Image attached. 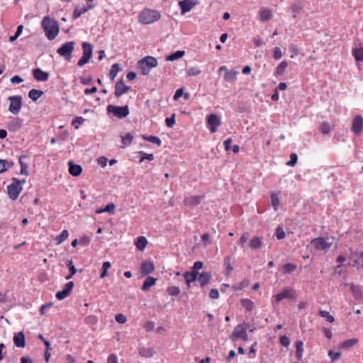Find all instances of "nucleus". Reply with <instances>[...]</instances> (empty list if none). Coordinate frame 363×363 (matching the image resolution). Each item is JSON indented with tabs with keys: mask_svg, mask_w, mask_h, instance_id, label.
I'll use <instances>...</instances> for the list:
<instances>
[{
	"mask_svg": "<svg viewBox=\"0 0 363 363\" xmlns=\"http://www.w3.org/2000/svg\"><path fill=\"white\" fill-rule=\"evenodd\" d=\"M41 27L49 40H55L59 34L60 26L58 21L48 15L44 16L41 21Z\"/></svg>",
	"mask_w": 363,
	"mask_h": 363,
	"instance_id": "nucleus-1",
	"label": "nucleus"
},
{
	"mask_svg": "<svg viewBox=\"0 0 363 363\" xmlns=\"http://www.w3.org/2000/svg\"><path fill=\"white\" fill-rule=\"evenodd\" d=\"M161 17L158 11L145 9L138 16V21L143 24H150L157 21Z\"/></svg>",
	"mask_w": 363,
	"mask_h": 363,
	"instance_id": "nucleus-2",
	"label": "nucleus"
},
{
	"mask_svg": "<svg viewBox=\"0 0 363 363\" xmlns=\"http://www.w3.org/2000/svg\"><path fill=\"white\" fill-rule=\"evenodd\" d=\"M158 65L155 57L147 56L138 61V67L143 74H148L150 70Z\"/></svg>",
	"mask_w": 363,
	"mask_h": 363,
	"instance_id": "nucleus-3",
	"label": "nucleus"
},
{
	"mask_svg": "<svg viewBox=\"0 0 363 363\" xmlns=\"http://www.w3.org/2000/svg\"><path fill=\"white\" fill-rule=\"evenodd\" d=\"M82 48L83 50L82 56L79 58L77 65L78 67H83L87 64L93 56V45L89 42H83L82 43Z\"/></svg>",
	"mask_w": 363,
	"mask_h": 363,
	"instance_id": "nucleus-4",
	"label": "nucleus"
},
{
	"mask_svg": "<svg viewBox=\"0 0 363 363\" xmlns=\"http://www.w3.org/2000/svg\"><path fill=\"white\" fill-rule=\"evenodd\" d=\"M75 42L67 41L57 49V53L62 57L66 61L70 62L72 59V54L74 50Z\"/></svg>",
	"mask_w": 363,
	"mask_h": 363,
	"instance_id": "nucleus-5",
	"label": "nucleus"
},
{
	"mask_svg": "<svg viewBox=\"0 0 363 363\" xmlns=\"http://www.w3.org/2000/svg\"><path fill=\"white\" fill-rule=\"evenodd\" d=\"M10 101L9 106V111L14 114L17 115L23 106V97L21 95L11 96L8 98Z\"/></svg>",
	"mask_w": 363,
	"mask_h": 363,
	"instance_id": "nucleus-6",
	"label": "nucleus"
},
{
	"mask_svg": "<svg viewBox=\"0 0 363 363\" xmlns=\"http://www.w3.org/2000/svg\"><path fill=\"white\" fill-rule=\"evenodd\" d=\"M6 189L9 198L12 201H16L23 191V186H19L14 181H11V183L7 186Z\"/></svg>",
	"mask_w": 363,
	"mask_h": 363,
	"instance_id": "nucleus-7",
	"label": "nucleus"
},
{
	"mask_svg": "<svg viewBox=\"0 0 363 363\" xmlns=\"http://www.w3.org/2000/svg\"><path fill=\"white\" fill-rule=\"evenodd\" d=\"M74 287V282L73 281H69L67 283H66L62 289L60 291H58L55 294V297L58 301H62L65 299L67 297H68L73 289Z\"/></svg>",
	"mask_w": 363,
	"mask_h": 363,
	"instance_id": "nucleus-8",
	"label": "nucleus"
},
{
	"mask_svg": "<svg viewBox=\"0 0 363 363\" xmlns=\"http://www.w3.org/2000/svg\"><path fill=\"white\" fill-rule=\"evenodd\" d=\"M230 339L233 342H235L238 339H242L244 341H247L248 340V335L247 334L246 328H244V327L241 325H237L230 336Z\"/></svg>",
	"mask_w": 363,
	"mask_h": 363,
	"instance_id": "nucleus-9",
	"label": "nucleus"
},
{
	"mask_svg": "<svg viewBox=\"0 0 363 363\" xmlns=\"http://www.w3.org/2000/svg\"><path fill=\"white\" fill-rule=\"evenodd\" d=\"M206 122L209 126V130L212 133H214L217 131L218 128L221 123L220 117L215 113L209 114L206 117Z\"/></svg>",
	"mask_w": 363,
	"mask_h": 363,
	"instance_id": "nucleus-10",
	"label": "nucleus"
},
{
	"mask_svg": "<svg viewBox=\"0 0 363 363\" xmlns=\"http://www.w3.org/2000/svg\"><path fill=\"white\" fill-rule=\"evenodd\" d=\"M297 295L295 293L294 289L291 287H286L283 291L275 296L276 301L277 302L281 301L284 298L296 299Z\"/></svg>",
	"mask_w": 363,
	"mask_h": 363,
	"instance_id": "nucleus-11",
	"label": "nucleus"
},
{
	"mask_svg": "<svg viewBox=\"0 0 363 363\" xmlns=\"http://www.w3.org/2000/svg\"><path fill=\"white\" fill-rule=\"evenodd\" d=\"M363 130V118L357 115L354 116L352 121L351 130L356 135H359Z\"/></svg>",
	"mask_w": 363,
	"mask_h": 363,
	"instance_id": "nucleus-12",
	"label": "nucleus"
},
{
	"mask_svg": "<svg viewBox=\"0 0 363 363\" xmlns=\"http://www.w3.org/2000/svg\"><path fill=\"white\" fill-rule=\"evenodd\" d=\"M33 79L37 82H47L50 77L48 72L43 71L39 67L34 68L32 70Z\"/></svg>",
	"mask_w": 363,
	"mask_h": 363,
	"instance_id": "nucleus-13",
	"label": "nucleus"
},
{
	"mask_svg": "<svg viewBox=\"0 0 363 363\" xmlns=\"http://www.w3.org/2000/svg\"><path fill=\"white\" fill-rule=\"evenodd\" d=\"M311 244H313L316 249L323 251H328L332 245L331 242H327L324 238L320 237L313 239Z\"/></svg>",
	"mask_w": 363,
	"mask_h": 363,
	"instance_id": "nucleus-14",
	"label": "nucleus"
},
{
	"mask_svg": "<svg viewBox=\"0 0 363 363\" xmlns=\"http://www.w3.org/2000/svg\"><path fill=\"white\" fill-rule=\"evenodd\" d=\"M197 4H199L198 0H182L179 2L182 14L190 11Z\"/></svg>",
	"mask_w": 363,
	"mask_h": 363,
	"instance_id": "nucleus-15",
	"label": "nucleus"
},
{
	"mask_svg": "<svg viewBox=\"0 0 363 363\" xmlns=\"http://www.w3.org/2000/svg\"><path fill=\"white\" fill-rule=\"evenodd\" d=\"M68 172L72 177H79L82 172V167L80 164H76L73 160H69L67 162Z\"/></svg>",
	"mask_w": 363,
	"mask_h": 363,
	"instance_id": "nucleus-16",
	"label": "nucleus"
},
{
	"mask_svg": "<svg viewBox=\"0 0 363 363\" xmlns=\"http://www.w3.org/2000/svg\"><path fill=\"white\" fill-rule=\"evenodd\" d=\"M13 341L15 346L18 348H24L26 346V335L23 331L14 333Z\"/></svg>",
	"mask_w": 363,
	"mask_h": 363,
	"instance_id": "nucleus-17",
	"label": "nucleus"
},
{
	"mask_svg": "<svg viewBox=\"0 0 363 363\" xmlns=\"http://www.w3.org/2000/svg\"><path fill=\"white\" fill-rule=\"evenodd\" d=\"M95 7L94 4H88L86 6H84L82 8H79V6H77L72 13V18L74 20L79 18L82 14L86 13L88 11L93 9Z\"/></svg>",
	"mask_w": 363,
	"mask_h": 363,
	"instance_id": "nucleus-18",
	"label": "nucleus"
},
{
	"mask_svg": "<svg viewBox=\"0 0 363 363\" xmlns=\"http://www.w3.org/2000/svg\"><path fill=\"white\" fill-rule=\"evenodd\" d=\"M204 198L205 195L190 196L184 199V203L186 206L193 207L199 205Z\"/></svg>",
	"mask_w": 363,
	"mask_h": 363,
	"instance_id": "nucleus-19",
	"label": "nucleus"
},
{
	"mask_svg": "<svg viewBox=\"0 0 363 363\" xmlns=\"http://www.w3.org/2000/svg\"><path fill=\"white\" fill-rule=\"evenodd\" d=\"M29 154L21 155L18 158V162L21 166V174L28 176L29 175L28 164L24 162V159H30Z\"/></svg>",
	"mask_w": 363,
	"mask_h": 363,
	"instance_id": "nucleus-20",
	"label": "nucleus"
},
{
	"mask_svg": "<svg viewBox=\"0 0 363 363\" xmlns=\"http://www.w3.org/2000/svg\"><path fill=\"white\" fill-rule=\"evenodd\" d=\"M155 270V266L151 261H144L141 263L140 274L142 276H147Z\"/></svg>",
	"mask_w": 363,
	"mask_h": 363,
	"instance_id": "nucleus-21",
	"label": "nucleus"
},
{
	"mask_svg": "<svg viewBox=\"0 0 363 363\" xmlns=\"http://www.w3.org/2000/svg\"><path fill=\"white\" fill-rule=\"evenodd\" d=\"M23 123V120L17 117L8 123L7 128L11 132H16L22 128Z\"/></svg>",
	"mask_w": 363,
	"mask_h": 363,
	"instance_id": "nucleus-22",
	"label": "nucleus"
},
{
	"mask_svg": "<svg viewBox=\"0 0 363 363\" xmlns=\"http://www.w3.org/2000/svg\"><path fill=\"white\" fill-rule=\"evenodd\" d=\"M130 89V86H126L124 84L123 79H121L115 84V95L116 96H120L128 91Z\"/></svg>",
	"mask_w": 363,
	"mask_h": 363,
	"instance_id": "nucleus-23",
	"label": "nucleus"
},
{
	"mask_svg": "<svg viewBox=\"0 0 363 363\" xmlns=\"http://www.w3.org/2000/svg\"><path fill=\"white\" fill-rule=\"evenodd\" d=\"M129 114V108L127 105L123 106H115V117L119 118H125Z\"/></svg>",
	"mask_w": 363,
	"mask_h": 363,
	"instance_id": "nucleus-24",
	"label": "nucleus"
},
{
	"mask_svg": "<svg viewBox=\"0 0 363 363\" xmlns=\"http://www.w3.org/2000/svg\"><path fill=\"white\" fill-rule=\"evenodd\" d=\"M258 15H259V19L263 22L267 21L272 19V18L273 16L272 11L267 8H262L259 11Z\"/></svg>",
	"mask_w": 363,
	"mask_h": 363,
	"instance_id": "nucleus-25",
	"label": "nucleus"
},
{
	"mask_svg": "<svg viewBox=\"0 0 363 363\" xmlns=\"http://www.w3.org/2000/svg\"><path fill=\"white\" fill-rule=\"evenodd\" d=\"M359 340L357 338H350L338 344L337 348L341 350L349 349L357 344Z\"/></svg>",
	"mask_w": 363,
	"mask_h": 363,
	"instance_id": "nucleus-26",
	"label": "nucleus"
},
{
	"mask_svg": "<svg viewBox=\"0 0 363 363\" xmlns=\"http://www.w3.org/2000/svg\"><path fill=\"white\" fill-rule=\"evenodd\" d=\"M44 94V91L40 89H32L28 91V96L33 101H37Z\"/></svg>",
	"mask_w": 363,
	"mask_h": 363,
	"instance_id": "nucleus-27",
	"label": "nucleus"
},
{
	"mask_svg": "<svg viewBox=\"0 0 363 363\" xmlns=\"http://www.w3.org/2000/svg\"><path fill=\"white\" fill-rule=\"evenodd\" d=\"M112 264L109 261H106L103 263L100 269V279H103L108 275V270L111 268Z\"/></svg>",
	"mask_w": 363,
	"mask_h": 363,
	"instance_id": "nucleus-28",
	"label": "nucleus"
},
{
	"mask_svg": "<svg viewBox=\"0 0 363 363\" xmlns=\"http://www.w3.org/2000/svg\"><path fill=\"white\" fill-rule=\"evenodd\" d=\"M147 243L148 242L145 237L139 236L137 238V240L135 242V245L138 250L143 251Z\"/></svg>",
	"mask_w": 363,
	"mask_h": 363,
	"instance_id": "nucleus-29",
	"label": "nucleus"
},
{
	"mask_svg": "<svg viewBox=\"0 0 363 363\" xmlns=\"http://www.w3.org/2000/svg\"><path fill=\"white\" fill-rule=\"evenodd\" d=\"M350 287L354 298L357 300H361L363 297V292L359 286L350 284Z\"/></svg>",
	"mask_w": 363,
	"mask_h": 363,
	"instance_id": "nucleus-30",
	"label": "nucleus"
},
{
	"mask_svg": "<svg viewBox=\"0 0 363 363\" xmlns=\"http://www.w3.org/2000/svg\"><path fill=\"white\" fill-rule=\"evenodd\" d=\"M211 278V274L209 272H203L199 274V277L197 276V279L199 281L201 286H203L204 285L208 284Z\"/></svg>",
	"mask_w": 363,
	"mask_h": 363,
	"instance_id": "nucleus-31",
	"label": "nucleus"
},
{
	"mask_svg": "<svg viewBox=\"0 0 363 363\" xmlns=\"http://www.w3.org/2000/svg\"><path fill=\"white\" fill-rule=\"evenodd\" d=\"M105 212H107L109 214H113V202H110L106 206L98 208L95 210V213L96 214H100Z\"/></svg>",
	"mask_w": 363,
	"mask_h": 363,
	"instance_id": "nucleus-32",
	"label": "nucleus"
},
{
	"mask_svg": "<svg viewBox=\"0 0 363 363\" xmlns=\"http://www.w3.org/2000/svg\"><path fill=\"white\" fill-rule=\"evenodd\" d=\"M156 281H157V279L156 278H154V277H147L145 279V281H144V283H143V286L141 287V289L143 291H147V290H149V289L151 286H154L156 284Z\"/></svg>",
	"mask_w": 363,
	"mask_h": 363,
	"instance_id": "nucleus-33",
	"label": "nucleus"
},
{
	"mask_svg": "<svg viewBox=\"0 0 363 363\" xmlns=\"http://www.w3.org/2000/svg\"><path fill=\"white\" fill-rule=\"evenodd\" d=\"M198 272H186L184 273V277L186 284L189 286L190 284L197 279Z\"/></svg>",
	"mask_w": 363,
	"mask_h": 363,
	"instance_id": "nucleus-34",
	"label": "nucleus"
},
{
	"mask_svg": "<svg viewBox=\"0 0 363 363\" xmlns=\"http://www.w3.org/2000/svg\"><path fill=\"white\" fill-rule=\"evenodd\" d=\"M303 354V343L302 341H297L296 342V357L298 360H301Z\"/></svg>",
	"mask_w": 363,
	"mask_h": 363,
	"instance_id": "nucleus-35",
	"label": "nucleus"
},
{
	"mask_svg": "<svg viewBox=\"0 0 363 363\" xmlns=\"http://www.w3.org/2000/svg\"><path fill=\"white\" fill-rule=\"evenodd\" d=\"M279 194H280V192H278V193L272 192L271 194L272 206V207H273L274 211H277L278 210V208H279V203H280V201H279Z\"/></svg>",
	"mask_w": 363,
	"mask_h": 363,
	"instance_id": "nucleus-36",
	"label": "nucleus"
},
{
	"mask_svg": "<svg viewBox=\"0 0 363 363\" xmlns=\"http://www.w3.org/2000/svg\"><path fill=\"white\" fill-rule=\"evenodd\" d=\"M262 245V238L259 237H254L252 238V240L250 242V247L252 250H255L257 248H259Z\"/></svg>",
	"mask_w": 363,
	"mask_h": 363,
	"instance_id": "nucleus-37",
	"label": "nucleus"
},
{
	"mask_svg": "<svg viewBox=\"0 0 363 363\" xmlns=\"http://www.w3.org/2000/svg\"><path fill=\"white\" fill-rule=\"evenodd\" d=\"M352 55L357 62L363 61V48H354L352 51Z\"/></svg>",
	"mask_w": 363,
	"mask_h": 363,
	"instance_id": "nucleus-38",
	"label": "nucleus"
},
{
	"mask_svg": "<svg viewBox=\"0 0 363 363\" xmlns=\"http://www.w3.org/2000/svg\"><path fill=\"white\" fill-rule=\"evenodd\" d=\"M319 130L323 134H328L333 130V126L330 123L324 121L320 124Z\"/></svg>",
	"mask_w": 363,
	"mask_h": 363,
	"instance_id": "nucleus-39",
	"label": "nucleus"
},
{
	"mask_svg": "<svg viewBox=\"0 0 363 363\" xmlns=\"http://www.w3.org/2000/svg\"><path fill=\"white\" fill-rule=\"evenodd\" d=\"M238 72L235 70L226 71L224 74L225 80L228 82H235L237 79Z\"/></svg>",
	"mask_w": 363,
	"mask_h": 363,
	"instance_id": "nucleus-40",
	"label": "nucleus"
},
{
	"mask_svg": "<svg viewBox=\"0 0 363 363\" xmlns=\"http://www.w3.org/2000/svg\"><path fill=\"white\" fill-rule=\"evenodd\" d=\"M241 305L247 311H252L254 308V302L248 298H244L240 301Z\"/></svg>",
	"mask_w": 363,
	"mask_h": 363,
	"instance_id": "nucleus-41",
	"label": "nucleus"
},
{
	"mask_svg": "<svg viewBox=\"0 0 363 363\" xmlns=\"http://www.w3.org/2000/svg\"><path fill=\"white\" fill-rule=\"evenodd\" d=\"M185 52L184 50H178L173 54H171L166 57L167 61H174L183 57Z\"/></svg>",
	"mask_w": 363,
	"mask_h": 363,
	"instance_id": "nucleus-42",
	"label": "nucleus"
},
{
	"mask_svg": "<svg viewBox=\"0 0 363 363\" xmlns=\"http://www.w3.org/2000/svg\"><path fill=\"white\" fill-rule=\"evenodd\" d=\"M287 66H288V62L286 61L281 62L276 68L274 74L277 76L282 75L285 72V70H286Z\"/></svg>",
	"mask_w": 363,
	"mask_h": 363,
	"instance_id": "nucleus-43",
	"label": "nucleus"
},
{
	"mask_svg": "<svg viewBox=\"0 0 363 363\" xmlns=\"http://www.w3.org/2000/svg\"><path fill=\"white\" fill-rule=\"evenodd\" d=\"M139 353L143 357H150L154 354L155 351L152 347H143L140 349Z\"/></svg>",
	"mask_w": 363,
	"mask_h": 363,
	"instance_id": "nucleus-44",
	"label": "nucleus"
},
{
	"mask_svg": "<svg viewBox=\"0 0 363 363\" xmlns=\"http://www.w3.org/2000/svg\"><path fill=\"white\" fill-rule=\"evenodd\" d=\"M142 138L147 141H149L150 143L156 144L157 146H160L162 144V141H161L160 138L157 136H155V135L147 136V135H143L142 136Z\"/></svg>",
	"mask_w": 363,
	"mask_h": 363,
	"instance_id": "nucleus-45",
	"label": "nucleus"
},
{
	"mask_svg": "<svg viewBox=\"0 0 363 363\" xmlns=\"http://www.w3.org/2000/svg\"><path fill=\"white\" fill-rule=\"evenodd\" d=\"M69 236V232L67 230L65 229L63 230L60 235H58L56 238H55V240L57 242V244H61L62 242H63L65 240L67 239Z\"/></svg>",
	"mask_w": 363,
	"mask_h": 363,
	"instance_id": "nucleus-46",
	"label": "nucleus"
},
{
	"mask_svg": "<svg viewBox=\"0 0 363 363\" xmlns=\"http://www.w3.org/2000/svg\"><path fill=\"white\" fill-rule=\"evenodd\" d=\"M84 121L85 119L82 116H75L72 120L71 124L74 127L75 129H78L79 128V125L84 123Z\"/></svg>",
	"mask_w": 363,
	"mask_h": 363,
	"instance_id": "nucleus-47",
	"label": "nucleus"
},
{
	"mask_svg": "<svg viewBox=\"0 0 363 363\" xmlns=\"http://www.w3.org/2000/svg\"><path fill=\"white\" fill-rule=\"evenodd\" d=\"M138 154L140 155V159L139 160L140 163H142L145 160L152 161L155 159L153 154H147L143 151H139Z\"/></svg>",
	"mask_w": 363,
	"mask_h": 363,
	"instance_id": "nucleus-48",
	"label": "nucleus"
},
{
	"mask_svg": "<svg viewBox=\"0 0 363 363\" xmlns=\"http://www.w3.org/2000/svg\"><path fill=\"white\" fill-rule=\"evenodd\" d=\"M133 135L132 133H127L125 136L122 137V141H123V147H125L126 146H128L133 140Z\"/></svg>",
	"mask_w": 363,
	"mask_h": 363,
	"instance_id": "nucleus-49",
	"label": "nucleus"
},
{
	"mask_svg": "<svg viewBox=\"0 0 363 363\" xmlns=\"http://www.w3.org/2000/svg\"><path fill=\"white\" fill-rule=\"evenodd\" d=\"M231 257H226L224 259V264L226 267V274H230L231 272L233 270V267L232 266L231 263Z\"/></svg>",
	"mask_w": 363,
	"mask_h": 363,
	"instance_id": "nucleus-50",
	"label": "nucleus"
},
{
	"mask_svg": "<svg viewBox=\"0 0 363 363\" xmlns=\"http://www.w3.org/2000/svg\"><path fill=\"white\" fill-rule=\"evenodd\" d=\"M319 315L323 318H325L327 321H328L329 323H333L335 321L334 317L332 315H330L328 311L320 310L319 311Z\"/></svg>",
	"mask_w": 363,
	"mask_h": 363,
	"instance_id": "nucleus-51",
	"label": "nucleus"
},
{
	"mask_svg": "<svg viewBox=\"0 0 363 363\" xmlns=\"http://www.w3.org/2000/svg\"><path fill=\"white\" fill-rule=\"evenodd\" d=\"M98 319L95 315H88L84 318V323L89 325H95Z\"/></svg>",
	"mask_w": 363,
	"mask_h": 363,
	"instance_id": "nucleus-52",
	"label": "nucleus"
},
{
	"mask_svg": "<svg viewBox=\"0 0 363 363\" xmlns=\"http://www.w3.org/2000/svg\"><path fill=\"white\" fill-rule=\"evenodd\" d=\"M201 73V70L198 67H190L187 69L186 74L189 77L196 76Z\"/></svg>",
	"mask_w": 363,
	"mask_h": 363,
	"instance_id": "nucleus-53",
	"label": "nucleus"
},
{
	"mask_svg": "<svg viewBox=\"0 0 363 363\" xmlns=\"http://www.w3.org/2000/svg\"><path fill=\"white\" fill-rule=\"evenodd\" d=\"M167 293L171 296H177L180 294V289L178 286H169L167 289Z\"/></svg>",
	"mask_w": 363,
	"mask_h": 363,
	"instance_id": "nucleus-54",
	"label": "nucleus"
},
{
	"mask_svg": "<svg viewBox=\"0 0 363 363\" xmlns=\"http://www.w3.org/2000/svg\"><path fill=\"white\" fill-rule=\"evenodd\" d=\"M69 273L65 276V279L67 280L71 279L76 274L77 272H82L83 269H77L76 267H73L72 269H69Z\"/></svg>",
	"mask_w": 363,
	"mask_h": 363,
	"instance_id": "nucleus-55",
	"label": "nucleus"
},
{
	"mask_svg": "<svg viewBox=\"0 0 363 363\" xmlns=\"http://www.w3.org/2000/svg\"><path fill=\"white\" fill-rule=\"evenodd\" d=\"M296 267V265L292 263H287L283 267L284 272L288 274L295 271Z\"/></svg>",
	"mask_w": 363,
	"mask_h": 363,
	"instance_id": "nucleus-56",
	"label": "nucleus"
},
{
	"mask_svg": "<svg viewBox=\"0 0 363 363\" xmlns=\"http://www.w3.org/2000/svg\"><path fill=\"white\" fill-rule=\"evenodd\" d=\"M80 83L84 85H91L93 83V77L91 75L86 77H80Z\"/></svg>",
	"mask_w": 363,
	"mask_h": 363,
	"instance_id": "nucleus-57",
	"label": "nucleus"
},
{
	"mask_svg": "<svg viewBox=\"0 0 363 363\" xmlns=\"http://www.w3.org/2000/svg\"><path fill=\"white\" fill-rule=\"evenodd\" d=\"M38 339L41 340L43 342L44 345L45 346V349H51V348H52L51 347L50 342L48 340L45 339L43 334H41V333L38 334Z\"/></svg>",
	"mask_w": 363,
	"mask_h": 363,
	"instance_id": "nucleus-58",
	"label": "nucleus"
},
{
	"mask_svg": "<svg viewBox=\"0 0 363 363\" xmlns=\"http://www.w3.org/2000/svg\"><path fill=\"white\" fill-rule=\"evenodd\" d=\"M342 353L340 352H333L330 350L328 352V356L331 359L332 361H335L340 358Z\"/></svg>",
	"mask_w": 363,
	"mask_h": 363,
	"instance_id": "nucleus-59",
	"label": "nucleus"
},
{
	"mask_svg": "<svg viewBox=\"0 0 363 363\" xmlns=\"http://www.w3.org/2000/svg\"><path fill=\"white\" fill-rule=\"evenodd\" d=\"M275 235L278 240H281L285 238V232L281 227H277L275 231Z\"/></svg>",
	"mask_w": 363,
	"mask_h": 363,
	"instance_id": "nucleus-60",
	"label": "nucleus"
},
{
	"mask_svg": "<svg viewBox=\"0 0 363 363\" xmlns=\"http://www.w3.org/2000/svg\"><path fill=\"white\" fill-rule=\"evenodd\" d=\"M90 241H91L90 237L86 235H84L79 240V244H81L82 245H84V246L89 245L90 243Z\"/></svg>",
	"mask_w": 363,
	"mask_h": 363,
	"instance_id": "nucleus-61",
	"label": "nucleus"
},
{
	"mask_svg": "<svg viewBox=\"0 0 363 363\" xmlns=\"http://www.w3.org/2000/svg\"><path fill=\"white\" fill-rule=\"evenodd\" d=\"M53 306L52 302H48L46 303L43 304L39 309V313L41 315H44L45 313V310L48 308H50Z\"/></svg>",
	"mask_w": 363,
	"mask_h": 363,
	"instance_id": "nucleus-62",
	"label": "nucleus"
},
{
	"mask_svg": "<svg viewBox=\"0 0 363 363\" xmlns=\"http://www.w3.org/2000/svg\"><path fill=\"white\" fill-rule=\"evenodd\" d=\"M297 160H298V156L295 153H292L290 155V160L289 162H286V164L288 166H291V167H293L296 164V163L297 162Z\"/></svg>",
	"mask_w": 363,
	"mask_h": 363,
	"instance_id": "nucleus-63",
	"label": "nucleus"
},
{
	"mask_svg": "<svg viewBox=\"0 0 363 363\" xmlns=\"http://www.w3.org/2000/svg\"><path fill=\"white\" fill-rule=\"evenodd\" d=\"M282 56H283V53H282L281 50L279 48L276 47L274 49V52H273L274 58L275 60H279L282 57Z\"/></svg>",
	"mask_w": 363,
	"mask_h": 363,
	"instance_id": "nucleus-64",
	"label": "nucleus"
}]
</instances>
